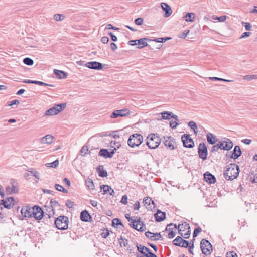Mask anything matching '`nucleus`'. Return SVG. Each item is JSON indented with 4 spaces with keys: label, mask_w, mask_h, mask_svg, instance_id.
<instances>
[{
    "label": "nucleus",
    "mask_w": 257,
    "mask_h": 257,
    "mask_svg": "<svg viewBox=\"0 0 257 257\" xmlns=\"http://www.w3.org/2000/svg\"><path fill=\"white\" fill-rule=\"evenodd\" d=\"M239 173V168L235 164H230L224 173V176L227 180H233L236 179Z\"/></svg>",
    "instance_id": "obj_1"
},
{
    "label": "nucleus",
    "mask_w": 257,
    "mask_h": 257,
    "mask_svg": "<svg viewBox=\"0 0 257 257\" xmlns=\"http://www.w3.org/2000/svg\"><path fill=\"white\" fill-rule=\"evenodd\" d=\"M147 145L150 149H156L160 144V137L155 134H150L147 138Z\"/></svg>",
    "instance_id": "obj_2"
},
{
    "label": "nucleus",
    "mask_w": 257,
    "mask_h": 257,
    "mask_svg": "<svg viewBox=\"0 0 257 257\" xmlns=\"http://www.w3.org/2000/svg\"><path fill=\"white\" fill-rule=\"evenodd\" d=\"M68 218L65 216H60L55 220L56 227L60 230H66L68 228Z\"/></svg>",
    "instance_id": "obj_3"
},
{
    "label": "nucleus",
    "mask_w": 257,
    "mask_h": 257,
    "mask_svg": "<svg viewBox=\"0 0 257 257\" xmlns=\"http://www.w3.org/2000/svg\"><path fill=\"white\" fill-rule=\"evenodd\" d=\"M143 136L140 134L136 133L130 136L127 143L129 146L134 148L139 146L143 142Z\"/></svg>",
    "instance_id": "obj_4"
},
{
    "label": "nucleus",
    "mask_w": 257,
    "mask_h": 257,
    "mask_svg": "<svg viewBox=\"0 0 257 257\" xmlns=\"http://www.w3.org/2000/svg\"><path fill=\"white\" fill-rule=\"evenodd\" d=\"M66 106L65 103L56 104L53 107L46 111L44 116H52L56 115L62 111Z\"/></svg>",
    "instance_id": "obj_5"
},
{
    "label": "nucleus",
    "mask_w": 257,
    "mask_h": 257,
    "mask_svg": "<svg viewBox=\"0 0 257 257\" xmlns=\"http://www.w3.org/2000/svg\"><path fill=\"white\" fill-rule=\"evenodd\" d=\"M200 247L202 253L205 255L210 254L212 251L211 244L205 239H203L201 241Z\"/></svg>",
    "instance_id": "obj_6"
},
{
    "label": "nucleus",
    "mask_w": 257,
    "mask_h": 257,
    "mask_svg": "<svg viewBox=\"0 0 257 257\" xmlns=\"http://www.w3.org/2000/svg\"><path fill=\"white\" fill-rule=\"evenodd\" d=\"M198 155L199 157L203 160H205L207 159L208 154L207 148L204 143H200L198 146Z\"/></svg>",
    "instance_id": "obj_7"
},
{
    "label": "nucleus",
    "mask_w": 257,
    "mask_h": 257,
    "mask_svg": "<svg viewBox=\"0 0 257 257\" xmlns=\"http://www.w3.org/2000/svg\"><path fill=\"white\" fill-rule=\"evenodd\" d=\"M165 146L169 149L173 150L176 148V144L175 143V139L170 136H164Z\"/></svg>",
    "instance_id": "obj_8"
},
{
    "label": "nucleus",
    "mask_w": 257,
    "mask_h": 257,
    "mask_svg": "<svg viewBox=\"0 0 257 257\" xmlns=\"http://www.w3.org/2000/svg\"><path fill=\"white\" fill-rule=\"evenodd\" d=\"M184 147L191 148L193 147L194 144L193 139L189 134H184L181 137Z\"/></svg>",
    "instance_id": "obj_9"
},
{
    "label": "nucleus",
    "mask_w": 257,
    "mask_h": 257,
    "mask_svg": "<svg viewBox=\"0 0 257 257\" xmlns=\"http://www.w3.org/2000/svg\"><path fill=\"white\" fill-rule=\"evenodd\" d=\"M44 216V212L42 208L37 205L32 208V216L36 220H41Z\"/></svg>",
    "instance_id": "obj_10"
},
{
    "label": "nucleus",
    "mask_w": 257,
    "mask_h": 257,
    "mask_svg": "<svg viewBox=\"0 0 257 257\" xmlns=\"http://www.w3.org/2000/svg\"><path fill=\"white\" fill-rule=\"evenodd\" d=\"M21 215L18 217L19 219L23 220L24 217L30 218L32 216V208L28 206H23L21 209Z\"/></svg>",
    "instance_id": "obj_11"
},
{
    "label": "nucleus",
    "mask_w": 257,
    "mask_h": 257,
    "mask_svg": "<svg viewBox=\"0 0 257 257\" xmlns=\"http://www.w3.org/2000/svg\"><path fill=\"white\" fill-rule=\"evenodd\" d=\"M173 245L181 247L187 248L189 246V241L184 240L180 236H177L172 241Z\"/></svg>",
    "instance_id": "obj_12"
},
{
    "label": "nucleus",
    "mask_w": 257,
    "mask_h": 257,
    "mask_svg": "<svg viewBox=\"0 0 257 257\" xmlns=\"http://www.w3.org/2000/svg\"><path fill=\"white\" fill-rule=\"evenodd\" d=\"M15 199L13 197H7L6 199L0 200V205L7 209H10L11 206L14 205Z\"/></svg>",
    "instance_id": "obj_13"
},
{
    "label": "nucleus",
    "mask_w": 257,
    "mask_h": 257,
    "mask_svg": "<svg viewBox=\"0 0 257 257\" xmlns=\"http://www.w3.org/2000/svg\"><path fill=\"white\" fill-rule=\"evenodd\" d=\"M132 227L140 231H144L146 229L145 225L140 220L139 218L137 220L132 221Z\"/></svg>",
    "instance_id": "obj_14"
},
{
    "label": "nucleus",
    "mask_w": 257,
    "mask_h": 257,
    "mask_svg": "<svg viewBox=\"0 0 257 257\" xmlns=\"http://www.w3.org/2000/svg\"><path fill=\"white\" fill-rule=\"evenodd\" d=\"M220 149L223 150L229 151L233 146L232 142L229 139H227L226 141L219 142Z\"/></svg>",
    "instance_id": "obj_15"
},
{
    "label": "nucleus",
    "mask_w": 257,
    "mask_h": 257,
    "mask_svg": "<svg viewBox=\"0 0 257 257\" xmlns=\"http://www.w3.org/2000/svg\"><path fill=\"white\" fill-rule=\"evenodd\" d=\"M85 65L89 69L95 70H101L103 68L102 64L96 61L87 62L85 64Z\"/></svg>",
    "instance_id": "obj_16"
},
{
    "label": "nucleus",
    "mask_w": 257,
    "mask_h": 257,
    "mask_svg": "<svg viewBox=\"0 0 257 257\" xmlns=\"http://www.w3.org/2000/svg\"><path fill=\"white\" fill-rule=\"evenodd\" d=\"M116 150V148H114L111 152H109L106 149H101L99 152V154L100 156H103L105 158H110L113 156Z\"/></svg>",
    "instance_id": "obj_17"
},
{
    "label": "nucleus",
    "mask_w": 257,
    "mask_h": 257,
    "mask_svg": "<svg viewBox=\"0 0 257 257\" xmlns=\"http://www.w3.org/2000/svg\"><path fill=\"white\" fill-rule=\"evenodd\" d=\"M155 220L157 222H161L166 218V213L158 209L157 212L154 214Z\"/></svg>",
    "instance_id": "obj_18"
},
{
    "label": "nucleus",
    "mask_w": 257,
    "mask_h": 257,
    "mask_svg": "<svg viewBox=\"0 0 257 257\" xmlns=\"http://www.w3.org/2000/svg\"><path fill=\"white\" fill-rule=\"evenodd\" d=\"M161 6L162 9L165 12L164 17L166 18L169 17L172 13V11L170 6L167 3L163 2L161 3Z\"/></svg>",
    "instance_id": "obj_19"
},
{
    "label": "nucleus",
    "mask_w": 257,
    "mask_h": 257,
    "mask_svg": "<svg viewBox=\"0 0 257 257\" xmlns=\"http://www.w3.org/2000/svg\"><path fill=\"white\" fill-rule=\"evenodd\" d=\"M205 180L209 184H214L216 182V178L214 175L208 172L204 174Z\"/></svg>",
    "instance_id": "obj_20"
},
{
    "label": "nucleus",
    "mask_w": 257,
    "mask_h": 257,
    "mask_svg": "<svg viewBox=\"0 0 257 257\" xmlns=\"http://www.w3.org/2000/svg\"><path fill=\"white\" fill-rule=\"evenodd\" d=\"M241 154L242 152L240 147L236 145L234 147L230 157L232 159H236L241 156Z\"/></svg>",
    "instance_id": "obj_21"
},
{
    "label": "nucleus",
    "mask_w": 257,
    "mask_h": 257,
    "mask_svg": "<svg viewBox=\"0 0 257 257\" xmlns=\"http://www.w3.org/2000/svg\"><path fill=\"white\" fill-rule=\"evenodd\" d=\"M147 40L152 41L151 40L148 39V38H143L138 40H136L137 42L136 44V45H138L137 48L139 49H141L144 48V47L148 46V44L147 42Z\"/></svg>",
    "instance_id": "obj_22"
},
{
    "label": "nucleus",
    "mask_w": 257,
    "mask_h": 257,
    "mask_svg": "<svg viewBox=\"0 0 257 257\" xmlns=\"http://www.w3.org/2000/svg\"><path fill=\"white\" fill-rule=\"evenodd\" d=\"M80 218L83 221L88 222L90 221L92 217L87 211L84 210L81 212Z\"/></svg>",
    "instance_id": "obj_23"
},
{
    "label": "nucleus",
    "mask_w": 257,
    "mask_h": 257,
    "mask_svg": "<svg viewBox=\"0 0 257 257\" xmlns=\"http://www.w3.org/2000/svg\"><path fill=\"white\" fill-rule=\"evenodd\" d=\"M101 189L103 190L104 194L108 193L111 196H113L114 195V191L113 189L107 185H103L101 186Z\"/></svg>",
    "instance_id": "obj_24"
},
{
    "label": "nucleus",
    "mask_w": 257,
    "mask_h": 257,
    "mask_svg": "<svg viewBox=\"0 0 257 257\" xmlns=\"http://www.w3.org/2000/svg\"><path fill=\"white\" fill-rule=\"evenodd\" d=\"M53 141V137L51 135H46L41 139V143L42 144H50Z\"/></svg>",
    "instance_id": "obj_25"
},
{
    "label": "nucleus",
    "mask_w": 257,
    "mask_h": 257,
    "mask_svg": "<svg viewBox=\"0 0 257 257\" xmlns=\"http://www.w3.org/2000/svg\"><path fill=\"white\" fill-rule=\"evenodd\" d=\"M136 247L138 251L143 255L149 253L151 251L148 248L138 243H137Z\"/></svg>",
    "instance_id": "obj_26"
},
{
    "label": "nucleus",
    "mask_w": 257,
    "mask_h": 257,
    "mask_svg": "<svg viewBox=\"0 0 257 257\" xmlns=\"http://www.w3.org/2000/svg\"><path fill=\"white\" fill-rule=\"evenodd\" d=\"M54 74L59 79H64L67 77V74L64 71L55 69L54 70Z\"/></svg>",
    "instance_id": "obj_27"
},
{
    "label": "nucleus",
    "mask_w": 257,
    "mask_h": 257,
    "mask_svg": "<svg viewBox=\"0 0 257 257\" xmlns=\"http://www.w3.org/2000/svg\"><path fill=\"white\" fill-rule=\"evenodd\" d=\"M190 228L189 225L187 223L179 224L178 225V230L179 233L183 236V233L182 231H184L186 229H189Z\"/></svg>",
    "instance_id": "obj_28"
},
{
    "label": "nucleus",
    "mask_w": 257,
    "mask_h": 257,
    "mask_svg": "<svg viewBox=\"0 0 257 257\" xmlns=\"http://www.w3.org/2000/svg\"><path fill=\"white\" fill-rule=\"evenodd\" d=\"M23 82L26 83H32V84H37V85H41V86L42 85L51 86L50 84L45 83L42 81H36V80H25Z\"/></svg>",
    "instance_id": "obj_29"
},
{
    "label": "nucleus",
    "mask_w": 257,
    "mask_h": 257,
    "mask_svg": "<svg viewBox=\"0 0 257 257\" xmlns=\"http://www.w3.org/2000/svg\"><path fill=\"white\" fill-rule=\"evenodd\" d=\"M207 140L210 144H214L216 141V137L210 133L207 135Z\"/></svg>",
    "instance_id": "obj_30"
},
{
    "label": "nucleus",
    "mask_w": 257,
    "mask_h": 257,
    "mask_svg": "<svg viewBox=\"0 0 257 257\" xmlns=\"http://www.w3.org/2000/svg\"><path fill=\"white\" fill-rule=\"evenodd\" d=\"M195 14L194 13H188L185 16V21L187 22H193L195 19Z\"/></svg>",
    "instance_id": "obj_31"
},
{
    "label": "nucleus",
    "mask_w": 257,
    "mask_h": 257,
    "mask_svg": "<svg viewBox=\"0 0 257 257\" xmlns=\"http://www.w3.org/2000/svg\"><path fill=\"white\" fill-rule=\"evenodd\" d=\"M97 171L99 174V176L102 177H105L107 176V173L106 171L103 169V167L102 166H100L97 168Z\"/></svg>",
    "instance_id": "obj_32"
},
{
    "label": "nucleus",
    "mask_w": 257,
    "mask_h": 257,
    "mask_svg": "<svg viewBox=\"0 0 257 257\" xmlns=\"http://www.w3.org/2000/svg\"><path fill=\"white\" fill-rule=\"evenodd\" d=\"M143 203L144 204V205L146 206V207L148 208H151V206L150 207H148L151 205V203L154 204V201L151 199V198L148 197H145L144 198Z\"/></svg>",
    "instance_id": "obj_33"
},
{
    "label": "nucleus",
    "mask_w": 257,
    "mask_h": 257,
    "mask_svg": "<svg viewBox=\"0 0 257 257\" xmlns=\"http://www.w3.org/2000/svg\"><path fill=\"white\" fill-rule=\"evenodd\" d=\"M117 112L118 113L119 116L120 117H124L130 114V111L128 109H124L120 110H117Z\"/></svg>",
    "instance_id": "obj_34"
},
{
    "label": "nucleus",
    "mask_w": 257,
    "mask_h": 257,
    "mask_svg": "<svg viewBox=\"0 0 257 257\" xmlns=\"http://www.w3.org/2000/svg\"><path fill=\"white\" fill-rule=\"evenodd\" d=\"M162 115V118L163 119H169L171 118L172 114L173 113L169 111H164L161 113Z\"/></svg>",
    "instance_id": "obj_35"
},
{
    "label": "nucleus",
    "mask_w": 257,
    "mask_h": 257,
    "mask_svg": "<svg viewBox=\"0 0 257 257\" xmlns=\"http://www.w3.org/2000/svg\"><path fill=\"white\" fill-rule=\"evenodd\" d=\"M188 125L193 130L194 134L196 135L198 133V130L196 123L193 121H190L188 123Z\"/></svg>",
    "instance_id": "obj_36"
},
{
    "label": "nucleus",
    "mask_w": 257,
    "mask_h": 257,
    "mask_svg": "<svg viewBox=\"0 0 257 257\" xmlns=\"http://www.w3.org/2000/svg\"><path fill=\"white\" fill-rule=\"evenodd\" d=\"M23 63L28 66H32L34 64V61L30 58L27 57L23 59Z\"/></svg>",
    "instance_id": "obj_37"
},
{
    "label": "nucleus",
    "mask_w": 257,
    "mask_h": 257,
    "mask_svg": "<svg viewBox=\"0 0 257 257\" xmlns=\"http://www.w3.org/2000/svg\"><path fill=\"white\" fill-rule=\"evenodd\" d=\"M86 184L90 189H94V183L92 179H88L86 180Z\"/></svg>",
    "instance_id": "obj_38"
},
{
    "label": "nucleus",
    "mask_w": 257,
    "mask_h": 257,
    "mask_svg": "<svg viewBox=\"0 0 257 257\" xmlns=\"http://www.w3.org/2000/svg\"><path fill=\"white\" fill-rule=\"evenodd\" d=\"M119 242L121 247H125L128 243V240L121 236L120 239H119Z\"/></svg>",
    "instance_id": "obj_39"
},
{
    "label": "nucleus",
    "mask_w": 257,
    "mask_h": 257,
    "mask_svg": "<svg viewBox=\"0 0 257 257\" xmlns=\"http://www.w3.org/2000/svg\"><path fill=\"white\" fill-rule=\"evenodd\" d=\"M243 79L251 81L253 79H257V75H247L243 76Z\"/></svg>",
    "instance_id": "obj_40"
},
{
    "label": "nucleus",
    "mask_w": 257,
    "mask_h": 257,
    "mask_svg": "<svg viewBox=\"0 0 257 257\" xmlns=\"http://www.w3.org/2000/svg\"><path fill=\"white\" fill-rule=\"evenodd\" d=\"M177 228V225L176 224L170 223L167 226L165 230L170 232L171 231H173V229H176Z\"/></svg>",
    "instance_id": "obj_41"
},
{
    "label": "nucleus",
    "mask_w": 257,
    "mask_h": 257,
    "mask_svg": "<svg viewBox=\"0 0 257 257\" xmlns=\"http://www.w3.org/2000/svg\"><path fill=\"white\" fill-rule=\"evenodd\" d=\"M212 18L214 20H218L220 22H224L226 19V16L223 15L220 17L212 16Z\"/></svg>",
    "instance_id": "obj_42"
},
{
    "label": "nucleus",
    "mask_w": 257,
    "mask_h": 257,
    "mask_svg": "<svg viewBox=\"0 0 257 257\" xmlns=\"http://www.w3.org/2000/svg\"><path fill=\"white\" fill-rule=\"evenodd\" d=\"M24 39H25V42L26 43V44H27V45H28L29 47H34V46H33L34 43L33 42L32 38H29V37H26Z\"/></svg>",
    "instance_id": "obj_43"
},
{
    "label": "nucleus",
    "mask_w": 257,
    "mask_h": 257,
    "mask_svg": "<svg viewBox=\"0 0 257 257\" xmlns=\"http://www.w3.org/2000/svg\"><path fill=\"white\" fill-rule=\"evenodd\" d=\"M58 164H59L58 160H56L52 163L46 164V166H47V167H52V168H55L58 166Z\"/></svg>",
    "instance_id": "obj_44"
},
{
    "label": "nucleus",
    "mask_w": 257,
    "mask_h": 257,
    "mask_svg": "<svg viewBox=\"0 0 257 257\" xmlns=\"http://www.w3.org/2000/svg\"><path fill=\"white\" fill-rule=\"evenodd\" d=\"M112 225L114 227H117L118 225H122L121 220L118 218H114L112 220Z\"/></svg>",
    "instance_id": "obj_45"
},
{
    "label": "nucleus",
    "mask_w": 257,
    "mask_h": 257,
    "mask_svg": "<svg viewBox=\"0 0 257 257\" xmlns=\"http://www.w3.org/2000/svg\"><path fill=\"white\" fill-rule=\"evenodd\" d=\"M88 151V147L87 145H84L82 147L80 150L81 155L83 156H85L87 154Z\"/></svg>",
    "instance_id": "obj_46"
},
{
    "label": "nucleus",
    "mask_w": 257,
    "mask_h": 257,
    "mask_svg": "<svg viewBox=\"0 0 257 257\" xmlns=\"http://www.w3.org/2000/svg\"><path fill=\"white\" fill-rule=\"evenodd\" d=\"M55 188L57 190L65 193H67L68 192V191L66 189H64L61 185L59 184H56Z\"/></svg>",
    "instance_id": "obj_47"
},
{
    "label": "nucleus",
    "mask_w": 257,
    "mask_h": 257,
    "mask_svg": "<svg viewBox=\"0 0 257 257\" xmlns=\"http://www.w3.org/2000/svg\"><path fill=\"white\" fill-rule=\"evenodd\" d=\"M15 188L16 187L14 184L12 185V187H11L10 186H7L6 189V192L9 194H11L15 191Z\"/></svg>",
    "instance_id": "obj_48"
},
{
    "label": "nucleus",
    "mask_w": 257,
    "mask_h": 257,
    "mask_svg": "<svg viewBox=\"0 0 257 257\" xmlns=\"http://www.w3.org/2000/svg\"><path fill=\"white\" fill-rule=\"evenodd\" d=\"M209 78L210 80H212V81L219 80V81H225V82H232V80H227V79L218 78V77H210Z\"/></svg>",
    "instance_id": "obj_49"
},
{
    "label": "nucleus",
    "mask_w": 257,
    "mask_h": 257,
    "mask_svg": "<svg viewBox=\"0 0 257 257\" xmlns=\"http://www.w3.org/2000/svg\"><path fill=\"white\" fill-rule=\"evenodd\" d=\"M154 233L150 232V231H147L145 233V235L146 236L150 239L151 240H153V241H156L157 239H156V238H154V235H153Z\"/></svg>",
    "instance_id": "obj_50"
},
{
    "label": "nucleus",
    "mask_w": 257,
    "mask_h": 257,
    "mask_svg": "<svg viewBox=\"0 0 257 257\" xmlns=\"http://www.w3.org/2000/svg\"><path fill=\"white\" fill-rule=\"evenodd\" d=\"M54 18L56 21H61L64 19V16L62 14H56L54 15Z\"/></svg>",
    "instance_id": "obj_51"
},
{
    "label": "nucleus",
    "mask_w": 257,
    "mask_h": 257,
    "mask_svg": "<svg viewBox=\"0 0 257 257\" xmlns=\"http://www.w3.org/2000/svg\"><path fill=\"white\" fill-rule=\"evenodd\" d=\"M241 23L243 25H244V26L246 30H251L252 25L250 23H249L248 22H242Z\"/></svg>",
    "instance_id": "obj_52"
},
{
    "label": "nucleus",
    "mask_w": 257,
    "mask_h": 257,
    "mask_svg": "<svg viewBox=\"0 0 257 257\" xmlns=\"http://www.w3.org/2000/svg\"><path fill=\"white\" fill-rule=\"evenodd\" d=\"M219 149H220L219 142L217 144L214 145L212 146L211 152H217L219 150Z\"/></svg>",
    "instance_id": "obj_53"
},
{
    "label": "nucleus",
    "mask_w": 257,
    "mask_h": 257,
    "mask_svg": "<svg viewBox=\"0 0 257 257\" xmlns=\"http://www.w3.org/2000/svg\"><path fill=\"white\" fill-rule=\"evenodd\" d=\"M201 231L202 229L200 227H198L196 228L193 232V237L194 238L196 237L198 235V234L201 232Z\"/></svg>",
    "instance_id": "obj_54"
},
{
    "label": "nucleus",
    "mask_w": 257,
    "mask_h": 257,
    "mask_svg": "<svg viewBox=\"0 0 257 257\" xmlns=\"http://www.w3.org/2000/svg\"><path fill=\"white\" fill-rule=\"evenodd\" d=\"M66 205L69 208H72L73 207L74 203L71 200H67L66 201Z\"/></svg>",
    "instance_id": "obj_55"
},
{
    "label": "nucleus",
    "mask_w": 257,
    "mask_h": 257,
    "mask_svg": "<svg viewBox=\"0 0 257 257\" xmlns=\"http://www.w3.org/2000/svg\"><path fill=\"white\" fill-rule=\"evenodd\" d=\"M135 23L137 25H141L143 23V19L142 18H138L135 20Z\"/></svg>",
    "instance_id": "obj_56"
},
{
    "label": "nucleus",
    "mask_w": 257,
    "mask_h": 257,
    "mask_svg": "<svg viewBox=\"0 0 257 257\" xmlns=\"http://www.w3.org/2000/svg\"><path fill=\"white\" fill-rule=\"evenodd\" d=\"M110 146L111 147L114 148V149L116 148V147L118 148L120 146V144L118 142L111 141L110 143Z\"/></svg>",
    "instance_id": "obj_57"
},
{
    "label": "nucleus",
    "mask_w": 257,
    "mask_h": 257,
    "mask_svg": "<svg viewBox=\"0 0 257 257\" xmlns=\"http://www.w3.org/2000/svg\"><path fill=\"white\" fill-rule=\"evenodd\" d=\"M109 235V231L108 229H106L101 233V236L103 238H106Z\"/></svg>",
    "instance_id": "obj_58"
},
{
    "label": "nucleus",
    "mask_w": 257,
    "mask_h": 257,
    "mask_svg": "<svg viewBox=\"0 0 257 257\" xmlns=\"http://www.w3.org/2000/svg\"><path fill=\"white\" fill-rule=\"evenodd\" d=\"M178 124V123L176 121L171 120L170 121V126L172 128H175Z\"/></svg>",
    "instance_id": "obj_59"
},
{
    "label": "nucleus",
    "mask_w": 257,
    "mask_h": 257,
    "mask_svg": "<svg viewBox=\"0 0 257 257\" xmlns=\"http://www.w3.org/2000/svg\"><path fill=\"white\" fill-rule=\"evenodd\" d=\"M120 202L123 204H126L127 203V196L126 195H124L122 197Z\"/></svg>",
    "instance_id": "obj_60"
},
{
    "label": "nucleus",
    "mask_w": 257,
    "mask_h": 257,
    "mask_svg": "<svg viewBox=\"0 0 257 257\" xmlns=\"http://www.w3.org/2000/svg\"><path fill=\"white\" fill-rule=\"evenodd\" d=\"M226 257H238L237 254L234 251H230L226 254Z\"/></svg>",
    "instance_id": "obj_61"
},
{
    "label": "nucleus",
    "mask_w": 257,
    "mask_h": 257,
    "mask_svg": "<svg viewBox=\"0 0 257 257\" xmlns=\"http://www.w3.org/2000/svg\"><path fill=\"white\" fill-rule=\"evenodd\" d=\"M251 34V33L249 32H244L242 34V35L240 38L242 39V38H245L246 37H249V36H250Z\"/></svg>",
    "instance_id": "obj_62"
},
{
    "label": "nucleus",
    "mask_w": 257,
    "mask_h": 257,
    "mask_svg": "<svg viewBox=\"0 0 257 257\" xmlns=\"http://www.w3.org/2000/svg\"><path fill=\"white\" fill-rule=\"evenodd\" d=\"M50 204H51V206L52 207H55V206H56L57 205H58V202L56 200H54L51 199V201H50Z\"/></svg>",
    "instance_id": "obj_63"
},
{
    "label": "nucleus",
    "mask_w": 257,
    "mask_h": 257,
    "mask_svg": "<svg viewBox=\"0 0 257 257\" xmlns=\"http://www.w3.org/2000/svg\"><path fill=\"white\" fill-rule=\"evenodd\" d=\"M119 116L118 113L117 112V110L114 111L112 112L110 115V117L112 118H115L118 117Z\"/></svg>",
    "instance_id": "obj_64"
}]
</instances>
